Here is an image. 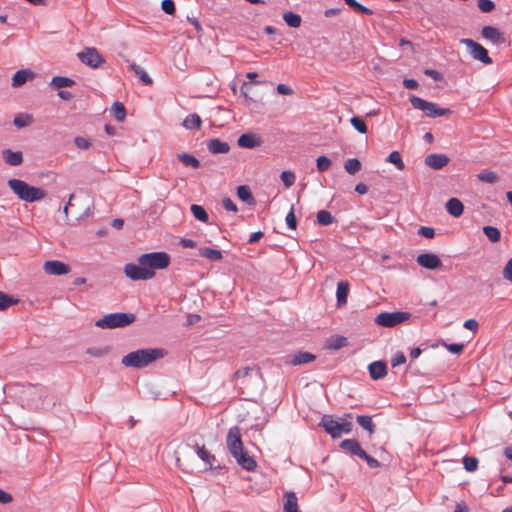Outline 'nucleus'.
<instances>
[{"mask_svg": "<svg viewBox=\"0 0 512 512\" xmlns=\"http://www.w3.org/2000/svg\"><path fill=\"white\" fill-rule=\"evenodd\" d=\"M320 425L323 426L325 431L333 438H339L342 434H348L352 430V423L350 421L344 419L336 420L330 415H324Z\"/></svg>", "mask_w": 512, "mask_h": 512, "instance_id": "39448f33", "label": "nucleus"}, {"mask_svg": "<svg viewBox=\"0 0 512 512\" xmlns=\"http://www.w3.org/2000/svg\"><path fill=\"white\" fill-rule=\"evenodd\" d=\"M13 123L17 128H24L33 123V117L30 114L20 113L15 116Z\"/></svg>", "mask_w": 512, "mask_h": 512, "instance_id": "c85d7f7f", "label": "nucleus"}, {"mask_svg": "<svg viewBox=\"0 0 512 512\" xmlns=\"http://www.w3.org/2000/svg\"><path fill=\"white\" fill-rule=\"evenodd\" d=\"M403 84L408 89H416L418 87V82L414 79H404Z\"/></svg>", "mask_w": 512, "mask_h": 512, "instance_id": "774afa93", "label": "nucleus"}, {"mask_svg": "<svg viewBox=\"0 0 512 512\" xmlns=\"http://www.w3.org/2000/svg\"><path fill=\"white\" fill-rule=\"evenodd\" d=\"M161 7L162 10L169 15H172L175 12V5L172 0H163L161 3Z\"/></svg>", "mask_w": 512, "mask_h": 512, "instance_id": "4d7b16f0", "label": "nucleus"}, {"mask_svg": "<svg viewBox=\"0 0 512 512\" xmlns=\"http://www.w3.org/2000/svg\"><path fill=\"white\" fill-rule=\"evenodd\" d=\"M43 269L49 275H65L70 272L69 265L58 260L46 261Z\"/></svg>", "mask_w": 512, "mask_h": 512, "instance_id": "ddd939ff", "label": "nucleus"}, {"mask_svg": "<svg viewBox=\"0 0 512 512\" xmlns=\"http://www.w3.org/2000/svg\"><path fill=\"white\" fill-rule=\"evenodd\" d=\"M466 329L476 332L478 329V322L475 319H468L463 325Z\"/></svg>", "mask_w": 512, "mask_h": 512, "instance_id": "69168bd1", "label": "nucleus"}, {"mask_svg": "<svg viewBox=\"0 0 512 512\" xmlns=\"http://www.w3.org/2000/svg\"><path fill=\"white\" fill-rule=\"evenodd\" d=\"M445 347L451 353L460 354L464 349V344H445Z\"/></svg>", "mask_w": 512, "mask_h": 512, "instance_id": "052dcab7", "label": "nucleus"}, {"mask_svg": "<svg viewBox=\"0 0 512 512\" xmlns=\"http://www.w3.org/2000/svg\"><path fill=\"white\" fill-rule=\"evenodd\" d=\"M418 234L423 237L431 239L435 236V230L431 227L422 226L419 228Z\"/></svg>", "mask_w": 512, "mask_h": 512, "instance_id": "bf43d9fd", "label": "nucleus"}, {"mask_svg": "<svg viewBox=\"0 0 512 512\" xmlns=\"http://www.w3.org/2000/svg\"><path fill=\"white\" fill-rule=\"evenodd\" d=\"M125 275L133 281L138 280H148L152 279L155 276V272H150V270L142 265H136L129 263L124 267Z\"/></svg>", "mask_w": 512, "mask_h": 512, "instance_id": "9d476101", "label": "nucleus"}, {"mask_svg": "<svg viewBox=\"0 0 512 512\" xmlns=\"http://www.w3.org/2000/svg\"><path fill=\"white\" fill-rule=\"evenodd\" d=\"M370 377L373 380H379L387 375V366L383 361H375L368 366Z\"/></svg>", "mask_w": 512, "mask_h": 512, "instance_id": "dca6fc26", "label": "nucleus"}, {"mask_svg": "<svg viewBox=\"0 0 512 512\" xmlns=\"http://www.w3.org/2000/svg\"><path fill=\"white\" fill-rule=\"evenodd\" d=\"M111 113L119 122H123L126 117V109L121 102H115L111 107Z\"/></svg>", "mask_w": 512, "mask_h": 512, "instance_id": "c756f323", "label": "nucleus"}, {"mask_svg": "<svg viewBox=\"0 0 512 512\" xmlns=\"http://www.w3.org/2000/svg\"><path fill=\"white\" fill-rule=\"evenodd\" d=\"M77 56L83 64L94 69L104 63V59L95 48H85L83 51L79 52Z\"/></svg>", "mask_w": 512, "mask_h": 512, "instance_id": "9b49d317", "label": "nucleus"}, {"mask_svg": "<svg viewBox=\"0 0 512 512\" xmlns=\"http://www.w3.org/2000/svg\"><path fill=\"white\" fill-rule=\"evenodd\" d=\"M483 232L486 237L493 243H496L501 238V233L498 228L493 226H485L483 227Z\"/></svg>", "mask_w": 512, "mask_h": 512, "instance_id": "a19ab883", "label": "nucleus"}, {"mask_svg": "<svg viewBox=\"0 0 512 512\" xmlns=\"http://www.w3.org/2000/svg\"><path fill=\"white\" fill-rule=\"evenodd\" d=\"M13 501V497L10 493L5 492L4 490L0 489V503L1 504H8Z\"/></svg>", "mask_w": 512, "mask_h": 512, "instance_id": "0e129e2a", "label": "nucleus"}, {"mask_svg": "<svg viewBox=\"0 0 512 512\" xmlns=\"http://www.w3.org/2000/svg\"><path fill=\"white\" fill-rule=\"evenodd\" d=\"M261 144L259 138L253 134H242L238 138V145L243 148H255Z\"/></svg>", "mask_w": 512, "mask_h": 512, "instance_id": "412c9836", "label": "nucleus"}, {"mask_svg": "<svg viewBox=\"0 0 512 512\" xmlns=\"http://www.w3.org/2000/svg\"><path fill=\"white\" fill-rule=\"evenodd\" d=\"M416 262L423 268L435 270L442 266L440 258L433 253H423L417 256Z\"/></svg>", "mask_w": 512, "mask_h": 512, "instance_id": "f8f14e48", "label": "nucleus"}, {"mask_svg": "<svg viewBox=\"0 0 512 512\" xmlns=\"http://www.w3.org/2000/svg\"><path fill=\"white\" fill-rule=\"evenodd\" d=\"M344 1L356 13H362V14H366V15L373 14V11L370 8L361 5L356 0H344Z\"/></svg>", "mask_w": 512, "mask_h": 512, "instance_id": "f704fd0d", "label": "nucleus"}, {"mask_svg": "<svg viewBox=\"0 0 512 512\" xmlns=\"http://www.w3.org/2000/svg\"><path fill=\"white\" fill-rule=\"evenodd\" d=\"M503 278L512 283V258L508 260L502 271Z\"/></svg>", "mask_w": 512, "mask_h": 512, "instance_id": "5fc2aeb1", "label": "nucleus"}, {"mask_svg": "<svg viewBox=\"0 0 512 512\" xmlns=\"http://www.w3.org/2000/svg\"><path fill=\"white\" fill-rule=\"evenodd\" d=\"M460 42L466 45L473 59L478 60L486 65L492 63V59L488 55L487 49L484 48L481 44L467 38L461 39Z\"/></svg>", "mask_w": 512, "mask_h": 512, "instance_id": "1a4fd4ad", "label": "nucleus"}, {"mask_svg": "<svg viewBox=\"0 0 512 512\" xmlns=\"http://www.w3.org/2000/svg\"><path fill=\"white\" fill-rule=\"evenodd\" d=\"M463 464H464V468L469 471V472H473L477 469L478 467V460L477 458L475 457H469V456H465L463 458Z\"/></svg>", "mask_w": 512, "mask_h": 512, "instance_id": "8fccbe9b", "label": "nucleus"}, {"mask_svg": "<svg viewBox=\"0 0 512 512\" xmlns=\"http://www.w3.org/2000/svg\"><path fill=\"white\" fill-rule=\"evenodd\" d=\"M130 68L134 71V73L139 77V79L145 84V85H151L152 79L149 77L147 72L138 66L135 63L130 64Z\"/></svg>", "mask_w": 512, "mask_h": 512, "instance_id": "72a5a7b5", "label": "nucleus"}, {"mask_svg": "<svg viewBox=\"0 0 512 512\" xmlns=\"http://www.w3.org/2000/svg\"><path fill=\"white\" fill-rule=\"evenodd\" d=\"M223 207L228 210V211H232V212H237L238 211V208L236 206V204L230 199V198H224L223 201Z\"/></svg>", "mask_w": 512, "mask_h": 512, "instance_id": "680f3d73", "label": "nucleus"}, {"mask_svg": "<svg viewBox=\"0 0 512 512\" xmlns=\"http://www.w3.org/2000/svg\"><path fill=\"white\" fill-rule=\"evenodd\" d=\"M286 223H287L288 227L291 229H296V227H297V220H296V216H295L293 207L291 208V210L289 211V213L286 216Z\"/></svg>", "mask_w": 512, "mask_h": 512, "instance_id": "13d9d810", "label": "nucleus"}, {"mask_svg": "<svg viewBox=\"0 0 512 512\" xmlns=\"http://www.w3.org/2000/svg\"><path fill=\"white\" fill-rule=\"evenodd\" d=\"M177 158L185 165V166H191L193 168H198L200 166L199 160L194 157L193 155L182 153L178 154Z\"/></svg>", "mask_w": 512, "mask_h": 512, "instance_id": "e433bc0d", "label": "nucleus"}, {"mask_svg": "<svg viewBox=\"0 0 512 512\" xmlns=\"http://www.w3.org/2000/svg\"><path fill=\"white\" fill-rule=\"evenodd\" d=\"M237 196L239 197L240 200H242L248 204L254 203V198H253L252 193L248 186H245V185L239 186L237 188Z\"/></svg>", "mask_w": 512, "mask_h": 512, "instance_id": "2f4dec72", "label": "nucleus"}, {"mask_svg": "<svg viewBox=\"0 0 512 512\" xmlns=\"http://www.w3.org/2000/svg\"><path fill=\"white\" fill-rule=\"evenodd\" d=\"M2 158L7 165L19 166L23 163V154L21 151H12L11 149H4L1 152Z\"/></svg>", "mask_w": 512, "mask_h": 512, "instance_id": "2eb2a0df", "label": "nucleus"}, {"mask_svg": "<svg viewBox=\"0 0 512 512\" xmlns=\"http://www.w3.org/2000/svg\"><path fill=\"white\" fill-rule=\"evenodd\" d=\"M199 255L211 261H219L222 259V252L209 247H202L199 249Z\"/></svg>", "mask_w": 512, "mask_h": 512, "instance_id": "393cba45", "label": "nucleus"}, {"mask_svg": "<svg viewBox=\"0 0 512 512\" xmlns=\"http://www.w3.org/2000/svg\"><path fill=\"white\" fill-rule=\"evenodd\" d=\"M196 452H197V455L199 456V458L208 467H212V463L215 460V457L209 453V451L205 448V446H197Z\"/></svg>", "mask_w": 512, "mask_h": 512, "instance_id": "473e14b6", "label": "nucleus"}, {"mask_svg": "<svg viewBox=\"0 0 512 512\" xmlns=\"http://www.w3.org/2000/svg\"><path fill=\"white\" fill-rule=\"evenodd\" d=\"M406 362V357L404 355L403 352H396L393 357L391 358V365L392 367H397V366H400V365H403L405 364Z\"/></svg>", "mask_w": 512, "mask_h": 512, "instance_id": "603ef678", "label": "nucleus"}, {"mask_svg": "<svg viewBox=\"0 0 512 512\" xmlns=\"http://www.w3.org/2000/svg\"><path fill=\"white\" fill-rule=\"evenodd\" d=\"M109 352V346L90 347L86 350V354L97 358L106 356Z\"/></svg>", "mask_w": 512, "mask_h": 512, "instance_id": "37998d69", "label": "nucleus"}, {"mask_svg": "<svg viewBox=\"0 0 512 512\" xmlns=\"http://www.w3.org/2000/svg\"><path fill=\"white\" fill-rule=\"evenodd\" d=\"M283 19L292 28H298L301 25V17L298 14L286 12L283 14Z\"/></svg>", "mask_w": 512, "mask_h": 512, "instance_id": "c9c22d12", "label": "nucleus"}, {"mask_svg": "<svg viewBox=\"0 0 512 512\" xmlns=\"http://www.w3.org/2000/svg\"><path fill=\"white\" fill-rule=\"evenodd\" d=\"M170 256L166 252H152L142 254L138 258V264L147 267L150 272L161 270L168 267Z\"/></svg>", "mask_w": 512, "mask_h": 512, "instance_id": "423d86ee", "label": "nucleus"}, {"mask_svg": "<svg viewBox=\"0 0 512 512\" xmlns=\"http://www.w3.org/2000/svg\"><path fill=\"white\" fill-rule=\"evenodd\" d=\"M75 84V81L68 77L55 76L52 78L50 85L55 89H61L64 87H71Z\"/></svg>", "mask_w": 512, "mask_h": 512, "instance_id": "bb28decb", "label": "nucleus"}, {"mask_svg": "<svg viewBox=\"0 0 512 512\" xmlns=\"http://www.w3.org/2000/svg\"><path fill=\"white\" fill-rule=\"evenodd\" d=\"M411 105L418 110H421L427 117L436 118L450 115L452 111L448 108H441L433 102L426 101L417 96L410 97Z\"/></svg>", "mask_w": 512, "mask_h": 512, "instance_id": "0eeeda50", "label": "nucleus"}, {"mask_svg": "<svg viewBox=\"0 0 512 512\" xmlns=\"http://www.w3.org/2000/svg\"><path fill=\"white\" fill-rule=\"evenodd\" d=\"M202 120L196 113L188 115L183 122V126L186 129H200Z\"/></svg>", "mask_w": 512, "mask_h": 512, "instance_id": "cd10ccee", "label": "nucleus"}, {"mask_svg": "<svg viewBox=\"0 0 512 512\" xmlns=\"http://www.w3.org/2000/svg\"><path fill=\"white\" fill-rule=\"evenodd\" d=\"M331 165V160L326 156H319L316 159L317 170L321 173L327 171L331 167Z\"/></svg>", "mask_w": 512, "mask_h": 512, "instance_id": "09e8293b", "label": "nucleus"}, {"mask_svg": "<svg viewBox=\"0 0 512 512\" xmlns=\"http://www.w3.org/2000/svg\"><path fill=\"white\" fill-rule=\"evenodd\" d=\"M387 162L391 163V164H394L396 166V168L398 170H404L405 169V164L401 158V155L398 151H392L387 159H386Z\"/></svg>", "mask_w": 512, "mask_h": 512, "instance_id": "ea45409f", "label": "nucleus"}, {"mask_svg": "<svg viewBox=\"0 0 512 512\" xmlns=\"http://www.w3.org/2000/svg\"><path fill=\"white\" fill-rule=\"evenodd\" d=\"M448 213L454 217H459L463 214L464 206L457 198H451L446 203Z\"/></svg>", "mask_w": 512, "mask_h": 512, "instance_id": "4be33fe9", "label": "nucleus"}, {"mask_svg": "<svg viewBox=\"0 0 512 512\" xmlns=\"http://www.w3.org/2000/svg\"><path fill=\"white\" fill-rule=\"evenodd\" d=\"M191 212H192L193 216L196 219H198L199 221H202V222L208 221V214L202 206L193 204L191 206Z\"/></svg>", "mask_w": 512, "mask_h": 512, "instance_id": "c03bdc74", "label": "nucleus"}, {"mask_svg": "<svg viewBox=\"0 0 512 512\" xmlns=\"http://www.w3.org/2000/svg\"><path fill=\"white\" fill-rule=\"evenodd\" d=\"M284 512H299L298 499L294 492L285 493Z\"/></svg>", "mask_w": 512, "mask_h": 512, "instance_id": "5701e85b", "label": "nucleus"}, {"mask_svg": "<svg viewBox=\"0 0 512 512\" xmlns=\"http://www.w3.org/2000/svg\"><path fill=\"white\" fill-rule=\"evenodd\" d=\"M226 444L231 455L243 469L253 471L256 468V461L244 449L240 428L238 426L229 429Z\"/></svg>", "mask_w": 512, "mask_h": 512, "instance_id": "f257e3e1", "label": "nucleus"}, {"mask_svg": "<svg viewBox=\"0 0 512 512\" xmlns=\"http://www.w3.org/2000/svg\"><path fill=\"white\" fill-rule=\"evenodd\" d=\"M18 300L13 299L11 296L4 292H0V310H6L11 305L17 304Z\"/></svg>", "mask_w": 512, "mask_h": 512, "instance_id": "49530a36", "label": "nucleus"}, {"mask_svg": "<svg viewBox=\"0 0 512 512\" xmlns=\"http://www.w3.org/2000/svg\"><path fill=\"white\" fill-rule=\"evenodd\" d=\"M478 7L482 12H491L495 5L491 0H478Z\"/></svg>", "mask_w": 512, "mask_h": 512, "instance_id": "864d4df0", "label": "nucleus"}, {"mask_svg": "<svg viewBox=\"0 0 512 512\" xmlns=\"http://www.w3.org/2000/svg\"><path fill=\"white\" fill-rule=\"evenodd\" d=\"M276 89H277V92L281 95H292L293 94L292 88L286 84H278Z\"/></svg>", "mask_w": 512, "mask_h": 512, "instance_id": "e2e57ef3", "label": "nucleus"}, {"mask_svg": "<svg viewBox=\"0 0 512 512\" xmlns=\"http://www.w3.org/2000/svg\"><path fill=\"white\" fill-rule=\"evenodd\" d=\"M207 148L212 154H225L229 151L230 146L228 143L215 138L207 142Z\"/></svg>", "mask_w": 512, "mask_h": 512, "instance_id": "f3484780", "label": "nucleus"}, {"mask_svg": "<svg viewBox=\"0 0 512 512\" xmlns=\"http://www.w3.org/2000/svg\"><path fill=\"white\" fill-rule=\"evenodd\" d=\"M333 221H334V218L330 212H328L326 210H320L317 213V222L320 225L327 226V225H330L331 223H333Z\"/></svg>", "mask_w": 512, "mask_h": 512, "instance_id": "a18cd8bd", "label": "nucleus"}, {"mask_svg": "<svg viewBox=\"0 0 512 512\" xmlns=\"http://www.w3.org/2000/svg\"><path fill=\"white\" fill-rule=\"evenodd\" d=\"M34 78V73L31 70H19L17 71L12 78V86L19 87L25 84L28 80H32Z\"/></svg>", "mask_w": 512, "mask_h": 512, "instance_id": "6ab92c4d", "label": "nucleus"}, {"mask_svg": "<svg viewBox=\"0 0 512 512\" xmlns=\"http://www.w3.org/2000/svg\"><path fill=\"white\" fill-rule=\"evenodd\" d=\"M74 143L79 149H89L91 147L90 140L81 136L76 137Z\"/></svg>", "mask_w": 512, "mask_h": 512, "instance_id": "6e6d98bb", "label": "nucleus"}, {"mask_svg": "<svg viewBox=\"0 0 512 512\" xmlns=\"http://www.w3.org/2000/svg\"><path fill=\"white\" fill-rule=\"evenodd\" d=\"M316 356L309 352H299L295 354L291 360L293 365L306 364L314 361Z\"/></svg>", "mask_w": 512, "mask_h": 512, "instance_id": "a878e982", "label": "nucleus"}, {"mask_svg": "<svg viewBox=\"0 0 512 512\" xmlns=\"http://www.w3.org/2000/svg\"><path fill=\"white\" fill-rule=\"evenodd\" d=\"M250 372H251V368H249V367H243V368L238 369V370L235 372L234 376H235V378H237V379L245 378V377H247V376L249 375V373H250Z\"/></svg>", "mask_w": 512, "mask_h": 512, "instance_id": "338daca9", "label": "nucleus"}, {"mask_svg": "<svg viewBox=\"0 0 512 512\" xmlns=\"http://www.w3.org/2000/svg\"><path fill=\"white\" fill-rule=\"evenodd\" d=\"M280 178L287 188L291 187L295 183V179H296L294 173L290 172V171H283L281 173Z\"/></svg>", "mask_w": 512, "mask_h": 512, "instance_id": "3c124183", "label": "nucleus"}, {"mask_svg": "<svg viewBox=\"0 0 512 512\" xmlns=\"http://www.w3.org/2000/svg\"><path fill=\"white\" fill-rule=\"evenodd\" d=\"M344 168L347 173L354 175L361 169V162L357 158H350L345 162Z\"/></svg>", "mask_w": 512, "mask_h": 512, "instance_id": "79ce46f5", "label": "nucleus"}, {"mask_svg": "<svg viewBox=\"0 0 512 512\" xmlns=\"http://www.w3.org/2000/svg\"><path fill=\"white\" fill-rule=\"evenodd\" d=\"M477 178L485 183L494 184L499 181V176L497 173L489 170H483L478 175Z\"/></svg>", "mask_w": 512, "mask_h": 512, "instance_id": "7c9ffc66", "label": "nucleus"}, {"mask_svg": "<svg viewBox=\"0 0 512 512\" xmlns=\"http://www.w3.org/2000/svg\"><path fill=\"white\" fill-rule=\"evenodd\" d=\"M347 345V338L341 335H333L327 339L326 347L332 350H338Z\"/></svg>", "mask_w": 512, "mask_h": 512, "instance_id": "b1692460", "label": "nucleus"}, {"mask_svg": "<svg viewBox=\"0 0 512 512\" xmlns=\"http://www.w3.org/2000/svg\"><path fill=\"white\" fill-rule=\"evenodd\" d=\"M449 163V158L444 154H429L425 158V164L435 170L442 169Z\"/></svg>", "mask_w": 512, "mask_h": 512, "instance_id": "4468645a", "label": "nucleus"}, {"mask_svg": "<svg viewBox=\"0 0 512 512\" xmlns=\"http://www.w3.org/2000/svg\"><path fill=\"white\" fill-rule=\"evenodd\" d=\"M341 447L345 451L351 453L352 455H355L361 446L359 442L355 439H346L341 442Z\"/></svg>", "mask_w": 512, "mask_h": 512, "instance_id": "58836bf2", "label": "nucleus"}, {"mask_svg": "<svg viewBox=\"0 0 512 512\" xmlns=\"http://www.w3.org/2000/svg\"><path fill=\"white\" fill-rule=\"evenodd\" d=\"M350 123L361 134L367 133V125L361 117H352Z\"/></svg>", "mask_w": 512, "mask_h": 512, "instance_id": "de8ad7c7", "label": "nucleus"}, {"mask_svg": "<svg viewBox=\"0 0 512 512\" xmlns=\"http://www.w3.org/2000/svg\"><path fill=\"white\" fill-rule=\"evenodd\" d=\"M349 294V283L347 281H340L337 285L336 298L337 306L342 307L346 305Z\"/></svg>", "mask_w": 512, "mask_h": 512, "instance_id": "a211bd4d", "label": "nucleus"}, {"mask_svg": "<svg viewBox=\"0 0 512 512\" xmlns=\"http://www.w3.org/2000/svg\"><path fill=\"white\" fill-rule=\"evenodd\" d=\"M135 321V315L131 313H110L96 321V326L101 329H114L125 327Z\"/></svg>", "mask_w": 512, "mask_h": 512, "instance_id": "20e7f679", "label": "nucleus"}, {"mask_svg": "<svg viewBox=\"0 0 512 512\" xmlns=\"http://www.w3.org/2000/svg\"><path fill=\"white\" fill-rule=\"evenodd\" d=\"M410 317L407 312H382L375 318V323L383 327H394Z\"/></svg>", "mask_w": 512, "mask_h": 512, "instance_id": "6e6552de", "label": "nucleus"}, {"mask_svg": "<svg viewBox=\"0 0 512 512\" xmlns=\"http://www.w3.org/2000/svg\"><path fill=\"white\" fill-rule=\"evenodd\" d=\"M164 355V350L159 348L139 349L125 355L122 358L121 363L125 367L140 369L146 367L158 359L163 358Z\"/></svg>", "mask_w": 512, "mask_h": 512, "instance_id": "f03ea898", "label": "nucleus"}, {"mask_svg": "<svg viewBox=\"0 0 512 512\" xmlns=\"http://www.w3.org/2000/svg\"><path fill=\"white\" fill-rule=\"evenodd\" d=\"M481 33L485 39L493 43H500L504 40L502 37V33L497 28L492 26L483 27Z\"/></svg>", "mask_w": 512, "mask_h": 512, "instance_id": "aec40b11", "label": "nucleus"}, {"mask_svg": "<svg viewBox=\"0 0 512 512\" xmlns=\"http://www.w3.org/2000/svg\"><path fill=\"white\" fill-rule=\"evenodd\" d=\"M357 423L365 430L369 431L370 434L374 432L375 425L372 422V419L370 416L365 415H359L356 418Z\"/></svg>", "mask_w": 512, "mask_h": 512, "instance_id": "4c0bfd02", "label": "nucleus"}, {"mask_svg": "<svg viewBox=\"0 0 512 512\" xmlns=\"http://www.w3.org/2000/svg\"><path fill=\"white\" fill-rule=\"evenodd\" d=\"M9 188L22 201L36 202L43 200L47 193L44 189L31 186L20 179H10L7 182Z\"/></svg>", "mask_w": 512, "mask_h": 512, "instance_id": "7ed1b4c3", "label": "nucleus"}]
</instances>
